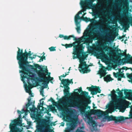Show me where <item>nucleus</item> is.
I'll return each mask as SVG.
<instances>
[{
    "label": "nucleus",
    "mask_w": 132,
    "mask_h": 132,
    "mask_svg": "<svg viewBox=\"0 0 132 132\" xmlns=\"http://www.w3.org/2000/svg\"><path fill=\"white\" fill-rule=\"evenodd\" d=\"M127 77L130 79L129 81H130L132 83V73L128 74L127 75Z\"/></svg>",
    "instance_id": "36"
},
{
    "label": "nucleus",
    "mask_w": 132,
    "mask_h": 132,
    "mask_svg": "<svg viewBox=\"0 0 132 132\" xmlns=\"http://www.w3.org/2000/svg\"><path fill=\"white\" fill-rule=\"evenodd\" d=\"M117 54L118 56H120V57H121V56H125V55L124 54L121 53H118Z\"/></svg>",
    "instance_id": "42"
},
{
    "label": "nucleus",
    "mask_w": 132,
    "mask_h": 132,
    "mask_svg": "<svg viewBox=\"0 0 132 132\" xmlns=\"http://www.w3.org/2000/svg\"><path fill=\"white\" fill-rule=\"evenodd\" d=\"M122 60L126 61L127 63L132 64V56L131 57V55L128 54L125 56V58L122 59Z\"/></svg>",
    "instance_id": "19"
},
{
    "label": "nucleus",
    "mask_w": 132,
    "mask_h": 132,
    "mask_svg": "<svg viewBox=\"0 0 132 132\" xmlns=\"http://www.w3.org/2000/svg\"><path fill=\"white\" fill-rule=\"evenodd\" d=\"M103 47H104L103 48V49L105 50V51H108V50H110V53L112 54L113 53L115 52L117 54H118V52H121V50L120 49H117L116 47L115 48V49H117L116 50H114L113 48H110L109 47L107 46L106 44L105 45V46H102Z\"/></svg>",
    "instance_id": "15"
},
{
    "label": "nucleus",
    "mask_w": 132,
    "mask_h": 132,
    "mask_svg": "<svg viewBox=\"0 0 132 132\" xmlns=\"http://www.w3.org/2000/svg\"><path fill=\"white\" fill-rule=\"evenodd\" d=\"M17 112L18 113L20 114V115L19 116V117H20L21 116V114H22L23 113V112H22L21 111H19V110H18L17 111Z\"/></svg>",
    "instance_id": "46"
},
{
    "label": "nucleus",
    "mask_w": 132,
    "mask_h": 132,
    "mask_svg": "<svg viewBox=\"0 0 132 132\" xmlns=\"http://www.w3.org/2000/svg\"><path fill=\"white\" fill-rule=\"evenodd\" d=\"M71 37H72L71 35H69L68 36H64V40H69L71 39Z\"/></svg>",
    "instance_id": "35"
},
{
    "label": "nucleus",
    "mask_w": 132,
    "mask_h": 132,
    "mask_svg": "<svg viewBox=\"0 0 132 132\" xmlns=\"http://www.w3.org/2000/svg\"><path fill=\"white\" fill-rule=\"evenodd\" d=\"M126 50H125V52H124L123 53L125 55V56L126 55H126Z\"/></svg>",
    "instance_id": "54"
},
{
    "label": "nucleus",
    "mask_w": 132,
    "mask_h": 132,
    "mask_svg": "<svg viewBox=\"0 0 132 132\" xmlns=\"http://www.w3.org/2000/svg\"><path fill=\"white\" fill-rule=\"evenodd\" d=\"M111 112H105L99 109H92L89 111V113L91 115L92 114L97 115L98 117H101L103 116L108 115L109 113H111Z\"/></svg>",
    "instance_id": "9"
},
{
    "label": "nucleus",
    "mask_w": 132,
    "mask_h": 132,
    "mask_svg": "<svg viewBox=\"0 0 132 132\" xmlns=\"http://www.w3.org/2000/svg\"><path fill=\"white\" fill-rule=\"evenodd\" d=\"M28 108L27 109H26V111H25L24 109H23L22 110H21V112H23V113H24V112H25V113H26V112H29V110H28Z\"/></svg>",
    "instance_id": "44"
},
{
    "label": "nucleus",
    "mask_w": 132,
    "mask_h": 132,
    "mask_svg": "<svg viewBox=\"0 0 132 132\" xmlns=\"http://www.w3.org/2000/svg\"><path fill=\"white\" fill-rule=\"evenodd\" d=\"M88 31L89 30H85L83 33V36L78 39L73 35H71V36H72V37H71V38H73V39L74 40L76 41L78 40L79 41L82 42L83 40L85 43L89 44L90 42H92L94 38V35H100V33L98 31L95 30L94 32H90V33L91 34H93V35H91L90 37H88L90 34L88 32Z\"/></svg>",
    "instance_id": "3"
},
{
    "label": "nucleus",
    "mask_w": 132,
    "mask_h": 132,
    "mask_svg": "<svg viewBox=\"0 0 132 132\" xmlns=\"http://www.w3.org/2000/svg\"><path fill=\"white\" fill-rule=\"evenodd\" d=\"M65 73V75L63 74L62 76L61 75L59 77V79L61 81V82L64 86V89L63 90L64 94L65 96H68L69 94V90L70 89V88L68 86L70 84H73V82H72V79H71L70 80L68 79H63L62 80H61V78H60L61 77H65L68 75L66 73Z\"/></svg>",
    "instance_id": "7"
},
{
    "label": "nucleus",
    "mask_w": 132,
    "mask_h": 132,
    "mask_svg": "<svg viewBox=\"0 0 132 132\" xmlns=\"http://www.w3.org/2000/svg\"><path fill=\"white\" fill-rule=\"evenodd\" d=\"M118 77V80H119V81H121V78H125V76L124 75V77Z\"/></svg>",
    "instance_id": "49"
},
{
    "label": "nucleus",
    "mask_w": 132,
    "mask_h": 132,
    "mask_svg": "<svg viewBox=\"0 0 132 132\" xmlns=\"http://www.w3.org/2000/svg\"><path fill=\"white\" fill-rule=\"evenodd\" d=\"M57 109L59 111H63V109L62 106L61 105H58L56 106Z\"/></svg>",
    "instance_id": "38"
},
{
    "label": "nucleus",
    "mask_w": 132,
    "mask_h": 132,
    "mask_svg": "<svg viewBox=\"0 0 132 132\" xmlns=\"http://www.w3.org/2000/svg\"><path fill=\"white\" fill-rule=\"evenodd\" d=\"M36 55H33V56H30L29 58H30L31 60H32L34 59H35L36 57Z\"/></svg>",
    "instance_id": "47"
},
{
    "label": "nucleus",
    "mask_w": 132,
    "mask_h": 132,
    "mask_svg": "<svg viewBox=\"0 0 132 132\" xmlns=\"http://www.w3.org/2000/svg\"><path fill=\"white\" fill-rule=\"evenodd\" d=\"M76 106L79 109L80 111L82 114L85 113V112L86 109H90V107L88 105H79Z\"/></svg>",
    "instance_id": "17"
},
{
    "label": "nucleus",
    "mask_w": 132,
    "mask_h": 132,
    "mask_svg": "<svg viewBox=\"0 0 132 132\" xmlns=\"http://www.w3.org/2000/svg\"><path fill=\"white\" fill-rule=\"evenodd\" d=\"M106 118L108 119V121H114L116 123H117L119 122H120L122 121H123L124 120L128 118V117L126 118L122 116H120L119 117L113 116H107Z\"/></svg>",
    "instance_id": "10"
},
{
    "label": "nucleus",
    "mask_w": 132,
    "mask_h": 132,
    "mask_svg": "<svg viewBox=\"0 0 132 132\" xmlns=\"http://www.w3.org/2000/svg\"><path fill=\"white\" fill-rule=\"evenodd\" d=\"M40 70H37L36 72L38 75L40 79L43 76L46 75V73H48V70L47 69L45 70H43L42 68L39 65L38 68Z\"/></svg>",
    "instance_id": "14"
},
{
    "label": "nucleus",
    "mask_w": 132,
    "mask_h": 132,
    "mask_svg": "<svg viewBox=\"0 0 132 132\" xmlns=\"http://www.w3.org/2000/svg\"><path fill=\"white\" fill-rule=\"evenodd\" d=\"M53 80V78L50 77L49 76L48 77H46V76H43L40 79L38 80V81L39 82H43L45 83V84H46L45 85L47 86V84L50 81H51V82L52 84L53 83V82L52 81Z\"/></svg>",
    "instance_id": "13"
},
{
    "label": "nucleus",
    "mask_w": 132,
    "mask_h": 132,
    "mask_svg": "<svg viewBox=\"0 0 132 132\" xmlns=\"http://www.w3.org/2000/svg\"><path fill=\"white\" fill-rule=\"evenodd\" d=\"M64 36L63 35L60 34L59 35V37L60 38H63V39H64Z\"/></svg>",
    "instance_id": "51"
},
{
    "label": "nucleus",
    "mask_w": 132,
    "mask_h": 132,
    "mask_svg": "<svg viewBox=\"0 0 132 132\" xmlns=\"http://www.w3.org/2000/svg\"><path fill=\"white\" fill-rule=\"evenodd\" d=\"M74 52L73 54L74 55L73 56V58L75 59L78 58L80 59V64H79L78 68L80 69H79L80 72H82L83 73H87L89 72L91 70L88 69L89 66L86 64V62L83 61L85 58L87 57V55H84L82 57L81 55L83 53L82 51L79 49V46L78 45L75 46H74ZM84 53V52H83Z\"/></svg>",
    "instance_id": "2"
},
{
    "label": "nucleus",
    "mask_w": 132,
    "mask_h": 132,
    "mask_svg": "<svg viewBox=\"0 0 132 132\" xmlns=\"http://www.w3.org/2000/svg\"><path fill=\"white\" fill-rule=\"evenodd\" d=\"M89 111L87 112H86L85 113L86 117L87 118V117H91L90 116L91 115L90 113H89Z\"/></svg>",
    "instance_id": "40"
},
{
    "label": "nucleus",
    "mask_w": 132,
    "mask_h": 132,
    "mask_svg": "<svg viewBox=\"0 0 132 132\" xmlns=\"http://www.w3.org/2000/svg\"><path fill=\"white\" fill-rule=\"evenodd\" d=\"M78 23H77V24H76V26L77 27L76 28V29L77 31V32L79 33H80V22H78Z\"/></svg>",
    "instance_id": "30"
},
{
    "label": "nucleus",
    "mask_w": 132,
    "mask_h": 132,
    "mask_svg": "<svg viewBox=\"0 0 132 132\" xmlns=\"http://www.w3.org/2000/svg\"><path fill=\"white\" fill-rule=\"evenodd\" d=\"M32 87V85L29 83V84L28 85V86L27 88L28 89L26 90V92L29 93V94H30L31 93V91L30 89H31Z\"/></svg>",
    "instance_id": "29"
},
{
    "label": "nucleus",
    "mask_w": 132,
    "mask_h": 132,
    "mask_svg": "<svg viewBox=\"0 0 132 132\" xmlns=\"http://www.w3.org/2000/svg\"><path fill=\"white\" fill-rule=\"evenodd\" d=\"M111 23H116L117 22V20L115 19H114L113 20H111Z\"/></svg>",
    "instance_id": "45"
},
{
    "label": "nucleus",
    "mask_w": 132,
    "mask_h": 132,
    "mask_svg": "<svg viewBox=\"0 0 132 132\" xmlns=\"http://www.w3.org/2000/svg\"><path fill=\"white\" fill-rule=\"evenodd\" d=\"M32 54L31 53V52L30 51H29L28 52V56H30Z\"/></svg>",
    "instance_id": "52"
},
{
    "label": "nucleus",
    "mask_w": 132,
    "mask_h": 132,
    "mask_svg": "<svg viewBox=\"0 0 132 132\" xmlns=\"http://www.w3.org/2000/svg\"><path fill=\"white\" fill-rule=\"evenodd\" d=\"M121 69H119V72H117L116 73L114 72H113V74L114 75V76L115 77L117 78L118 77H124V74L122 73V72H121Z\"/></svg>",
    "instance_id": "22"
},
{
    "label": "nucleus",
    "mask_w": 132,
    "mask_h": 132,
    "mask_svg": "<svg viewBox=\"0 0 132 132\" xmlns=\"http://www.w3.org/2000/svg\"><path fill=\"white\" fill-rule=\"evenodd\" d=\"M55 47H54L53 46L49 48V49L51 51H55L56 50L55 49Z\"/></svg>",
    "instance_id": "37"
},
{
    "label": "nucleus",
    "mask_w": 132,
    "mask_h": 132,
    "mask_svg": "<svg viewBox=\"0 0 132 132\" xmlns=\"http://www.w3.org/2000/svg\"><path fill=\"white\" fill-rule=\"evenodd\" d=\"M48 101H51L53 103H54L56 104H57V103L56 102H55L54 100H53V99L51 97L48 100Z\"/></svg>",
    "instance_id": "41"
},
{
    "label": "nucleus",
    "mask_w": 132,
    "mask_h": 132,
    "mask_svg": "<svg viewBox=\"0 0 132 132\" xmlns=\"http://www.w3.org/2000/svg\"><path fill=\"white\" fill-rule=\"evenodd\" d=\"M100 65L101 66L102 69L100 70L99 73L100 75V78H101L102 77L104 76L107 73L106 72V70L105 68L103 66L102 64H100Z\"/></svg>",
    "instance_id": "18"
},
{
    "label": "nucleus",
    "mask_w": 132,
    "mask_h": 132,
    "mask_svg": "<svg viewBox=\"0 0 132 132\" xmlns=\"http://www.w3.org/2000/svg\"><path fill=\"white\" fill-rule=\"evenodd\" d=\"M75 93L76 94H78V92H75Z\"/></svg>",
    "instance_id": "60"
},
{
    "label": "nucleus",
    "mask_w": 132,
    "mask_h": 132,
    "mask_svg": "<svg viewBox=\"0 0 132 132\" xmlns=\"http://www.w3.org/2000/svg\"><path fill=\"white\" fill-rule=\"evenodd\" d=\"M82 19H79V20H82L86 22L90 21V18H88L86 17H84L83 16L82 17Z\"/></svg>",
    "instance_id": "32"
},
{
    "label": "nucleus",
    "mask_w": 132,
    "mask_h": 132,
    "mask_svg": "<svg viewBox=\"0 0 132 132\" xmlns=\"http://www.w3.org/2000/svg\"><path fill=\"white\" fill-rule=\"evenodd\" d=\"M18 48V50L17 52V59L18 61L19 68L22 70L20 71V72L23 74L22 80L24 82L23 79L26 78L29 79L30 77H32V76L30 75V72L29 71L28 68L30 67H33V66L29 64V63L27 61L28 52H27L26 50H25L24 52L23 53L22 49L21 50L19 48Z\"/></svg>",
    "instance_id": "1"
},
{
    "label": "nucleus",
    "mask_w": 132,
    "mask_h": 132,
    "mask_svg": "<svg viewBox=\"0 0 132 132\" xmlns=\"http://www.w3.org/2000/svg\"><path fill=\"white\" fill-rule=\"evenodd\" d=\"M81 13L82 11H79L75 16V23L76 24L79 23H78V20L82 19V17H80L79 15V14H81Z\"/></svg>",
    "instance_id": "23"
},
{
    "label": "nucleus",
    "mask_w": 132,
    "mask_h": 132,
    "mask_svg": "<svg viewBox=\"0 0 132 132\" xmlns=\"http://www.w3.org/2000/svg\"><path fill=\"white\" fill-rule=\"evenodd\" d=\"M87 89L91 92V94L93 95L96 94L97 93H100L101 92L99 86L92 85L90 87H87Z\"/></svg>",
    "instance_id": "12"
},
{
    "label": "nucleus",
    "mask_w": 132,
    "mask_h": 132,
    "mask_svg": "<svg viewBox=\"0 0 132 132\" xmlns=\"http://www.w3.org/2000/svg\"><path fill=\"white\" fill-rule=\"evenodd\" d=\"M22 125L21 120L15 119L13 120L10 123L9 127L11 132H21V130L17 126H21Z\"/></svg>",
    "instance_id": "8"
},
{
    "label": "nucleus",
    "mask_w": 132,
    "mask_h": 132,
    "mask_svg": "<svg viewBox=\"0 0 132 132\" xmlns=\"http://www.w3.org/2000/svg\"><path fill=\"white\" fill-rule=\"evenodd\" d=\"M122 102V100L120 98H116L112 101L114 105L118 108L121 106Z\"/></svg>",
    "instance_id": "16"
},
{
    "label": "nucleus",
    "mask_w": 132,
    "mask_h": 132,
    "mask_svg": "<svg viewBox=\"0 0 132 132\" xmlns=\"http://www.w3.org/2000/svg\"><path fill=\"white\" fill-rule=\"evenodd\" d=\"M77 90H78V92L79 93H80L81 92V96L85 97V96H87L88 94V92L84 91L83 92L82 90V88L81 87H80L79 88V89H77L75 90H74V91H77Z\"/></svg>",
    "instance_id": "21"
},
{
    "label": "nucleus",
    "mask_w": 132,
    "mask_h": 132,
    "mask_svg": "<svg viewBox=\"0 0 132 132\" xmlns=\"http://www.w3.org/2000/svg\"><path fill=\"white\" fill-rule=\"evenodd\" d=\"M46 75H48V76H50V72L48 73H48H46Z\"/></svg>",
    "instance_id": "56"
},
{
    "label": "nucleus",
    "mask_w": 132,
    "mask_h": 132,
    "mask_svg": "<svg viewBox=\"0 0 132 132\" xmlns=\"http://www.w3.org/2000/svg\"><path fill=\"white\" fill-rule=\"evenodd\" d=\"M98 29L100 31L101 33H103L104 34H106V32L107 31L106 30H105L103 28V26L102 25H98Z\"/></svg>",
    "instance_id": "28"
},
{
    "label": "nucleus",
    "mask_w": 132,
    "mask_h": 132,
    "mask_svg": "<svg viewBox=\"0 0 132 132\" xmlns=\"http://www.w3.org/2000/svg\"><path fill=\"white\" fill-rule=\"evenodd\" d=\"M50 118L48 117V119H42L38 123L37 128L38 131L39 132H46L48 128L50 123Z\"/></svg>",
    "instance_id": "5"
},
{
    "label": "nucleus",
    "mask_w": 132,
    "mask_h": 132,
    "mask_svg": "<svg viewBox=\"0 0 132 132\" xmlns=\"http://www.w3.org/2000/svg\"><path fill=\"white\" fill-rule=\"evenodd\" d=\"M88 97L89 100L84 101L80 100L79 98H76L75 99V101H74L71 100L69 101L68 104L70 105V106L72 107L79 105H88L91 103V101L90 100L91 97L89 96H88Z\"/></svg>",
    "instance_id": "6"
},
{
    "label": "nucleus",
    "mask_w": 132,
    "mask_h": 132,
    "mask_svg": "<svg viewBox=\"0 0 132 132\" xmlns=\"http://www.w3.org/2000/svg\"><path fill=\"white\" fill-rule=\"evenodd\" d=\"M123 90H122V91H119L118 92V94L120 96H122L123 95V93L122 91Z\"/></svg>",
    "instance_id": "43"
},
{
    "label": "nucleus",
    "mask_w": 132,
    "mask_h": 132,
    "mask_svg": "<svg viewBox=\"0 0 132 132\" xmlns=\"http://www.w3.org/2000/svg\"><path fill=\"white\" fill-rule=\"evenodd\" d=\"M86 14V13H84V14L83 15V16H84Z\"/></svg>",
    "instance_id": "64"
},
{
    "label": "nucleus",
    "mask_w": 132,
    "mask_h": 132,
    "mask_svg": "<svg viewBox=\"0 0 132 132\" xmlns=\"http://www.w3.org/2000/svg\"><path fill=\"white\" fill-rule=\"evenodd\" d=\"M103 54H105V56H107V55H105V53L104 52H103Z\"/></svg>",
    "instance_id": "61"
},
{
    "label": "nucleus",
    "mask_w": 132,
    "mask_h": 132,
    "mask_svg": "<svg viewBox=\"0 0 132 132\" xmlns=\"http://www.w3.org/2000/svg\"><path fill=\"white\" fill-rule=\"evenodd\" d=\"M130 23L131 25L132 26V19L130 20Z\"/></svg>",
    "instance_id": "57"
},
{
    "label": "nucleus",
    "mask_w": 132,
    "mask_h": 132,
    "mask_svg": "<svg viewBox=\"0 0 132 132\" xmlns=\"http://www.w3.org/2000/svg\"><path fill=\"white\" fill-rule=\"evenodd\" d=\"M115 37L113 36H109V37H107L105 36L104 37L108 39L112 40H113L115 38Z\"/></svg>",
    "instance_id": "31"
},
{
    "label": "nucleus",
    "mask_w": 132,
    "mask_h": 132,
    "mask_svg": "<svg viewBox=\"0 0 132 132\" xmlns=\"http://www.w3.org/2000/svg\"><path fill=\"white\" fill-rule=\"evenodd\" d=\"M42 58H43V60L44 59V60H45V56L44 55H43V56H42Z\"/></svg>",
    "instance_id": "55"
},
{
    "label": "nucleus",
    "mask_w": 132,
    "mask_h": 132,
    "mask_svg": "<svg viewBox=\"0 0 132 132\" xmlns=\"http://www.w3.org/2000/svg\"><path fill=\"white\" fill-rule=\"evenodd\" d=\"M43 60L42 58V57L40 58V59L39 60V62H41V61H43Z\"/></svg>",
    "instance_id": "53"
},
{
    "label": "nucleus",
    "mask_w": 132,
    "mask_h": 132,
    "mask_svg": "<svg viewBox=\"0 0 132 132\" xmlns=\"http://www.w3.org/2000/svg\"><path fill=\"white\" fill-rule=\"evenodd\" d=\"M124 94L128 97H132V90L125 89L124 91Z\"/></svg>",
    "instance_id": "24"
},
{
    "label": "nucleus",
    "mask_w": 132,
    "mask_h": 132,
    "mask_svg": "<svg viewBox=\"0 0 132 132\" xmlns=\"http://www.w3.org/2000/svg\"><path fill=\"white\" fill-rule=\"evenodd\" d=\"M116 91H120L119 89V88H118L116 90Z\"/></svg>",
    "instance_id": "63"
},
{
    "label": "nucleus",
    "mask_w": 132,
    "mask_h": 132,
    "mask_svg": "<svg viewBox=\"0 0 132 132\" xmlns=\"http://www.w3.org/2000/svg\"><path fill=\"white\" fill-rule=\"evenodd\" d=\"M62 45L63 46H65V47L66 48H69V47H72V46H73V47H74V46H75V45L73 46V44H65V45H64L63 44H62ZM77 45L78 46H79V49L80 50H81L82 51V50L80 49V47H81V45H80V46H79V45ZM73 48H74V47H73ZM74 48L73 49V52H74Z\"/></svg>",
    "instance_id": "26"
},
{
    "label": "nucleus",
    "mask_w": 132,
    "mask_h": 132,
    "mask_svg": "<svg viewBox=\"0 0 132 132\" xmlns=\"http://www.w3.org/2000/svg\"><path fill=\"white\" fill-rule=\"evenodd\" d=\"M104 79L105 81L107 82L113 80L111 77L110 75H108L104 77Z\"/></svg>",
    "instance_id": "27"
},
{
    "label": "nucleus",
    "mask_w": 132,
    "mask_h": 132,
    "mask_svg": "<svg viewBox=\"0 0 132 132\" xmlns=\"http://www.w3.org/2000/svg\"><path fill=\"white\" fill-rule=\"evenodd\" d=\"M39 65L38 64H34V67L36 68H38V67Z\"/></svg>",
    "instance_id": "50"
},
{
    "label": "nucleus",
    "mask_w": 132,
    "mask_h": 132,
    "mask_svg": "<svg viewBox=\"0 0 132 132\" xmlns=\"http://www.w3.org/2000/svg\"><path fill=\"white\" fill-rule=\"evenodd\" d=\"M30 95V96L27 99L28 101V102L26 105V109H27L31 105H32V108H30L29 109L30 111H32L33 109H35L34 104L35 103V101L34 100L32 99V98H31V97H33L34 96L31 94V92L30 94H29Z\"/></svg>",
    "instance_id": "11"
},
{
    "label": "nucleus",
    "mask_w": 132,
    "mask_h": 132,
    "mask_svg": "<svg viewBox=\"0 0 132 132\" xmlns=\"http://www.w3.org/2000/svg\"><path fill=\"white\" fill-rule=\"evenodd\" d=\"M130 113V118L132 119V108L131 109Z\"/></svg>",
    "instance_id": "48"
},
{
    "label": "nucleus",
    "mask_w": 132,
    "mask_h": 132,
    "mask_svg": "<svg viewBox=\"0 0 132 132\" xmlns=\"http://www.w3.org/2000/svg\"><path fill=\"white\" fill-rule=\"evenodd\" d=\"M65 117L67 119L70 121L71 122L70 123V127H68L65 130V132H83L82 130L77 129L75 131L73 132L75 128V124L77 123L78 121V118H72L71 116L73 113V112H66L65 113Z\"/></svg>",
    "instance_id": "4"
},
{
    "label": "nucleus",
    "mask_w": 132,
    "mask_h": 132,
    "mask_svg": "<svg viewBox=\"0 0 132 132\" xmlns=\"http://www.w3.org/2000/svg\"><path fill=\"white\" fill-rule=\"evenodd\" d=\"M96 16H97V17H99V14H96Z\"/></svg>",
    "instance_id": "62"
},
{
    "label": "nucleus",
    "mask_w": 132,
    "mask_h": 132,
    "mask_svg": "<svg viewBox=\"0 0 132 132\" xmlns=\"http://www.w3.org/2000/svg\"><path fill=\"white\" fill-rule=\"evenodd\" d=\"M43 103H44V102L42 101V103H40V104H38V105L37 106V108L38 109H39L40 108V107H43Z\"/></svg>",
    "instance_id": "39"
},
{
    "label": "nucleus",
    "mask_w": 132,
    "mask_h": 132,
    "mask_svg": "<svg viewBox=\"0 0 132 132\" xmlns=\"http://www.w3.org/2000/svg\"><path fill=\"white\" fill-rule=\"evenodd\" d=\"M47 87V86L45 85V87H42V88L40 91V94L43 97H44V92L43 90V89L44 88H46Z\"/></svg>",
    "instance_id": "33"
},
{
    "label": "nucleus",
    "mask_w": 132,
    "mask_h": 132,
    "mask_svg": "<svg viewBox=\"0 0 132 132\" xmlns=\"http://www.w3.org/2000/svg\"><path fill=\"white\" fill-rule=\"evenodd\" d=\"M122 37H119V39H121L122 38H123L125 36H123Z\"/></svg>",
    "instance_id": "59"
},
{
    "label": "nucleus",
    "mask_w": 132,
    "mask_h": 132,
    "mask_svg": "<svg viewBox=\"0 0 132 132\" xmlns=\"http://www.w3.org/2000/svg\"><path fill=\"white\" fill-rule=\"evenodd\" d=\"M123 28L124 29V32H126L127 30L130 27L129 23L127 22H122L121 23Z\"/></svg>",
    "instance_id": "20"
},
{
    "label": "nucleus",
    "mask_w": 132,
    "mask_h": 132,
    "mask_svg": "<svg viewBox=\"0 0 132 132\" xmlns=\"http://www.w3.org/2000/svg\"><path fill=\"white\" fill-rule=\"evenodd\" d=\"M86 8H83V11H86Z\"/></svg>",
    "instance_id": "58"
},
{
    "label": "nucleus",
    "mask_w": 132,
    "mask_h": 132,
    "mask_svg": "<svg viewBox=\"0 0 132 132\" xmlns=\"http://www.w3.org/2000/svg\"><path fill=\"white\" fill-rule=\"evenodd\" d=\"M116 92L115 90L113 89L112 91L111 92V94L110 95L112 97L114 96H117L115 94Z\"/></svg>",
    "instance_id": "34"
},
{
    "label": "nucleus",
    "mask_w": 132,
    "mask_h": 132,
    "mask_svg": "<svg viewBox=\"0 0 132 132\" xmlns=\"http://www.w3.org/2000/svg\"><path fill=\"white\" fill-rule=\"evenodd\" d=\"M87 119H88V123H90L92 125L93 127L95 126L96 125V123L95 121L93 120V118L91 117H89L87 118Z\"/></svg>",
    "instance_id": "25"
}]
</instances>
